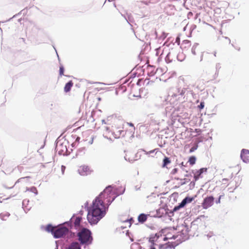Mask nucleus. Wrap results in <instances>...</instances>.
I'll return each mask as SVG.
<instances>
[{"instance_id":"19","label":"nucleus","mask_w":249,"mask_h":249,"mask_svg":"<svg viewBox=\"0 0 249 249\" xmlns=\"http://www.w3.org/2000/svg\"><path fill=\"white\" fill-rule=\"evenodd\" d=\"M28 191L34 193L35 195H37L38 194L37 190L35 187H32L30 188H27L26 191Z\"/></svg>"},{"instance_id":"23","label":"nucleus","mask_w":249,"mask_h":249,"mask_svg":"<svg viewBox=\"0 0 249 249\" xmlns=\"http://www.w3.org/2000/svg\"><path fill=\"white\" fill-rule=\"evenodd\" d=\"M178 168H174L171 171V174L175 175L178 172Z\"/></svg>"},{"instance_id":"1","label":"nucleus","mask_w":249,"mask_h":249,"mask_svg":"<svg viewBox=\"0 0 249 249\" xmlns=\"http://www.w3.org/2000/svg\"><path fill=\"white\" fill-rule=\"evenodd\" d=\"M115 197L113 188L108 186L95 198L87 215L88 220L91 225L96 224L105 216L108 206Z\"/></svg>"},{"instance_id":"36","label":"nucleus","mask_w":249,"mask_h":249,"mask_svg":"<svg viewBox=\"0 0 249 249\" xmlns=\"http://www.w3.org/2000/svg\"><path fill=\"white\" fill-rule=\"evenodd\" d=\"M154 152V151H150V153H153Z\"/></svg>"},{"instance_id":"31","label":"nucleus","mask_w":249,"mask_h":249,"mask_svg":"<svg viewBox=\"0 0 249 249\" xmlns=\"http://www.w3.org/2000/svg\"><path fill=\"white\" fill-rule=\"evenodd\" d=\"M228 179L227 178H223L222 179V182H224V181H225L227 182L228 181Z\"/></svg>"},{"instance_id":"34","label":"nucleus","mask_w":249,"mask_h":249,"mask_svg":"<svg viewBox=\"0 0 249 249\" xmlns=\"http://www.w3.org/2000/svg\"><path fill=\"white\" fill-rule=\"evenodd\" d=\"M154 2H155V1H149V3H154Z\"/></svg>"},{"instance_id":"12","label":"nucleus","mask_w":249,"mask_h":249,"mask_svg":"<svg viewBox=\"0 0 249 249\" xmlns=\"http://www.w3.org/2000/svg\"><path fill=\"white\" fill-rule=\"evenodd\" d=\"M173 248V245L169 242L163 245H159V249H172Z\"/></svg>"},{"instance_id":"10","label":"nucleus","mask_w":249,"mask_h":249,"mask_svg":"<svg viewBox=\"0 0 249 249\" xmlns=\"http://www.w3.org/2000/svg\"><path fill=\"white\" fill-rule=\"evenodd\" d=\"M147 74L149 76H152L156 73L155 71V67L148 65L147 68Z\"/></svg>"},{"instance_id":"27","label":"nucleus","mask_w":249,"mask_h":249,"mask_svg":"<svg viewBox=\"0 0 249 249\" xmlns=\"http://www.w3.org/2000/svg\"><path fill=\"white\" fill-rule=\"evenodd\" d=\"M195 132L199 134L201 132V130L200 129L197 128L195 129Z\"/></svg>"},{"instance_id":"38","label":"nucleus","mask_w":249,"mask_h":249,"mask_svg":"<svg viewBox=\"0 0 249 249\" xmlns=\"http://www.w3.org/2000/svg\"><path fill=\"white\" fill-rule=\"evenodd\" d=\"M218 202H220V198L219 199V200H218Z\"/></svg>"},{"instance_id":"21","label":"nucleus","mask_w":249,"mask_h":249,"mask_svg":"<svg viewBox=\"0 0 249 249\" xmlns=\"http://www.w3.org/2000/svg\"><path fill=\"white\" fill-rule=\"evenodd\" d=\"M162 72H163V70H162V68H158L156 69V73H158L160 74V73H162Z\"/></svg>"},{"instance_id":"22","label":"nucleus","mask_w":249,"mask_h":249,"mask_svg":"<svg viewBox=\"0 0 249 249\" xmlns=\"http://www.w3.org/2000/svg\"><path fill=\"white\" fill-rule=\"evenodd\" d=\"M204 107V102H201L200 104L198 106V108L199 109H202Z\"/></svg>"},{"instance_id":"6","label":"nucleus","mask_w":249,"mask_h":249,"mask_svg":"<svg viewBox=\"0 0 249 249\" xmlns=\"http://www.w3.org/2000/svg\"><path fill=\"white\" fill-rule=\"evenodd\" d=\"M214 197L212 196L206 197L202 204L204 209H207L213 204Z\"/></svg>"},{"instance_id":"4","label":"nucleus","mask_w":249,"mask_h":249,"mask_svg":"<svg viewBox=\"0 0 249 249\" xmlns=\"http://www.w3.org/2000/svg\"><path fill=\"white\" fill-rule=\"evenodd\" d=\"M45 230L48 232H51L54 238H59L62 236V226H53L52 225H48Z\"/></svg>"},{"instance_id":"30","label":"nucleus","mask_w":249,"mask_h":249,"mask_svg":"<svg viewBox=\"0 0 249 249\" xmlns=\"http://www.w3.org/2000/svg\"><path fill=\"white\" fill-rule=\"evenodd\" d=\"M170 56V53H169L166 57V60H167V59H169Z\"/></svg>"},{"instance_id":"16","label":"nucleus","mask_w":249,"mask_h":249,"mask_svg":"<svg viewBox=\"0 0 249 249\" xmlns=\"http://www.w3.org/2000/svg\"><path fill=\"white\" fill-rule=\"evenodd\" d=\"M171 163V160L169 158L165 157L163 160V164L162 167L164 168L166 167L167 165Z\"/></svg>"},{"instance_id":"20","label":"nucleus","mask_w":249,"mask_h":249,"mask_svg":"<svg viewBox=\"0 0 249 249\" xmlns=\"http://www.w3.org/2000/svg\"><path fill=\"white\" fill-rule=\"evenodd\" d=\"M196 160V159L195 157L192 156L189 158V162L190 165H193L195 163Z\"/></svg>"},{"instance_id":"7","label":"nucleus","mask_w":249,"mask_h":249,"mask_svg":"<svg viewBox=\"0 0 249 249\" xmlns=\"http://www.w3.org/2000/svg\"><path fill=\"white\" fill-rule=\"evenodd\" d=\"M241 158L244 162H249V150L243 149L241 151Z\"/></svg>"},{"instance_id":"35","label":"nucleus","mask_w":249,"mask_h":249,"mask_svg":"<svg viewBox=\"0 0 249 249\" xmlns=\"http://www.w3.org/2000/svg\"><path fill=\"white\" fill-rule=\"evenodd\" d=\"M18 168L19 169H21V168H22V167H21V166H18Z\"/></svg>"},{"instance_id":"14","label":"nucleus","mask_w":249,"mask_h":249,"mask_svg":"<svg viewBox=\"0 0 249 249\" xmlns=\"http://www.w3.org/2000/svg\"><path fill=\"white\" fill-rule=\"evenodd\" d=\"M73 83L72 81H70L69 82L66 84L64 87V91L66 92H68L70 91L71 88L73 86Z\"/></svg>"},{"instance_id":"5","label":"nucleus","mask_w":249,"mask_h":249,"mask_svg":"<svg viewBox=\"0 0 249 249\" xmlns=\"http://www.w3.org/2000/svg\"><path fill=\"white\" fill-rule=\"evenodd\" d=\"M111 132L112 136L115 139L120 138L124 135L123 127L117 124H114L111 126Z\"/></svg>"},{"instance_id":"33","label":"nucleus","mask_w":249,"mask_h":249,"mask_svg":"<svg viewBox=\"0 0 249 249\" xmlns=\"http://www.w3.org/2000/svg\"><path fill=\"white\" fill-rule=\"evenodd\" d=\"M190 152H192L193 151H194V149L193 148H192L190 150Z\"/></svg>"},{"instance_id":"29","label":"nucleus","mask_w":249,"mask_h":249,"mask_svg":"<svg viewBox=\"0 0 249 249\" xmlns=\"http://www.w3.org/2000/svg\"><path fill=\"white\" fill-rule=\"evenodd\" d=\"M59 72L60 74L62 73V66H60L59 68Z\"/></svg>"},{"instance_id":"24","label":"nucleus","mask_w":249,"mask_h":249,"mask_svg":"<svg viewBox=\"0 0 249 249\" xmlns=\"http://www.w3.org/2000/svg\"><path fill=\"white\" fill-rule=\"evenodd\" d=\"M127 124H128V125H129L130 126H131V127L132 129V131H134V129H135V127H134V126L133 124H132V123H127Z\"/></svg>"},{"instance_id":"13","label":"nucleus","mask_w":249,"mask_h":249,"mask_svg":"<svg viewBox=\"0 0 249 249\" xmlns=\"http://www.w3.org/2000/svg\"><path fill=\"white\" fill-rule=\"evenodd\" d=\"M191 46V43L190 41L188 40H184L182 41L181 44V48L184 49L189 48Z\"/></svg>"},{"instance_id":"2","label":"nucleus","mask_w":249,"mask_h":249,"mask_svg":"<svg viewBox=\"0 0 249 249\" xmlns=\"http://www.w3.org/2000/svg\"><path fill=\"white\" fill-rule=\"evenodd\" d=\"M77 236L78 240L81 244H90L92 240L91 231L86 228H83L78 233Z\"/></svg>"},{"instance_id":"15","label":"nucleus","mask_w":249,"mask_h":249,"mask_svg":"<svg viewBox=\"0 0 249 249\" xmlns=\"http://www.w3.org/2000/svg\"><path fill=\"white\" fill-rule=\"evenodd\" d=\"M66 249H81V247L78 243L73 242Z\"/></svg>"},{"instance_id":"17","label":"nucleus","mask_w":249,"mask_h":249,"mask_svg":"<svg viewBox=\"0 0 249 249\" xmlns=\"http://www.w3.org/2000/svg\"><path fill=\"white\" fill-rule=\"evenodd\" d=\"M186 199L187 198L183 199L182 201L181 202V203L178 206L175 207L174 209V210H178L180 208L183 207L186 203Z\"/></svg>"},{"instance_id":"37","label":"nucleus","mask_w":249,"mask_h":249,"mask_svg":"<svg viewBox=\"0 0 249 249\" xmlns=\"http://www.w3.org/2000/svg\"><path fill=\"white\" fill-rule=\"evenodd\" d=\"M63 170H64V168H65L64 166H63Z\"/></svg>"},{"instance_id":"39","label":"nucleus","mask_w":249,"mask_h":249,"mask_svg":"<svg viewBox=\"0 0 249 249\" xmlns=\"http://www.w3.org/2000/svg\"><path fill=\"white\" fill-rule=\"evenodd\" d=\"M57 247H58V246H57V248H56V249H58Z\"/></svg>"},{"instance_id":"26","label":"nucleus","mask_w":249,"mask_h":249,"mask_svg":"<svg viewBox=\"0 0 249 249\" xmlns=\"http://www.w3.org/2000/svg\"><path fill=\"white\" fill-rule=\"evenodd\" d=\"M176 42L178 44H179L180 43V38L179 37H177L176 39Z\"/></svg>"},{"instance_id":"18","label":"nucleus","mask_w":249,"mask_h":249,"mask_svg":"<svg viewBox=\"0 0 249 249\" xmlns=\"http://www.w3.org/2000/svg\"><path fill=\"white\" fill-rule=\"evenodd\" d=\"M82 218L80 217H76L74 221V226L77 227L80 225Z\"/></svg>"},{"instance_id":"25","label":"nucleus","mask_w":249,"mask_h":249,"mask_svg":"<svg viewBox=\"0 0 249 249\" xmlns=\"http://www.w3.org/2000/svg\"><path fill=\"white\" fill-rule=\"evenodd\" d=\"M30 177H23V178H19L16 182V183H18V182H20L21 180L24 179V178H29Z\"/></svg>"},{"instance_id":"8","label":"nucleus","mask_w":249,"mask_h":249,"mask_svg":"<svg viewBox=\"0 0 249 249\" xmlns=\"http://www.w3.org/2000/svg\"><path fill=\"white\" fill-rule=\"evenodd\" d=\"M78 173L82 176L88 175L89 172V168L86 165H82L79 167L78 169Z\"/></svg>"},{"instance_id":"3","label":"nucleus","mask_w":249,"mask_h":249,"mask_svg":"<svg viewBox=\"0 0 249 249\" xmlns=\"http://www.w3.org/2000/svg\"><path fill=\"white\" fill-rule=\"evenodd\" d=\"M72 228L71 221L63 223V239L68 240L72 239L74 236V232L71 231Z\"/></svg>"},{"instance_id":"28","label":"nucleus","mask_w":249,"mask_h":249,"mask_svg":"<svg viewBox=\"0 0 249 249\" xmlns=\"http://www.w3.org/2000/svg\"><path fill=\"white\" fill-rule=\"evenodd\" d=\"M180 55H183V53H181V54H179L178 55V59L179 60H180V61H182V60L184 59V57H183L182 59H180L179 58V56H180Z\"/></svg>"},{"instance_id":"11","label":"nucleus","mask_w":249,"mask_h":249,"mask_svg":"<svg viewBox=\"0 0 249 249\" xmlns=\"http://www.w3.org/2000/svg\"><path fill=\"white\" fill-rule=\"evenodd\" d=\"M149 215V214L142 213L138 216V220L140 223H143L147 220V217Z\"/></svg>"},{"instance_id":"32","label":"nucleus","mask_w":249,"mask_h":249,"mask_svg":"<svg viewBox=\"0 0 249 249\" xmlns=\"http://www.w3.org/2000/svg\"><path fill=\"white\" fill-rule=\"evenodd\" d=\"M105 129L107 131H108V130H109V128L108 127H105Z\"/></svg>"},{"instance_id":"9","label":"nucleus","mask_w":249,"mask_h":249,"mask_svg":"<svg viewBox=\"0 0 249 249\" xmlns=\"http://www.w3.org/2000/svg\"><path fill=\"white\" fill-rule=\"evenodd\" d=\"M207 171V168H201L200 169L196 171L194 173V178H195V180H197L200 178L201 175L204 172H206Z\"/></svg>"}]
</instances>
